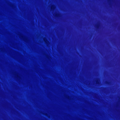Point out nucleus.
I'll return each instance as SVG.
<instances>
[{"label": "nucleus", "mask_w": 120, "mask_h": 120, "mask_svg": "<svg viewBox=\"0 0 120 120\" xmlns=\"http://www.w3.org/2000/svg\"><path fill=\"white\" fill-rule=\"evenodd\" d=\"M96 27L98 29L100 27V25L99 24H98L96 26Z\"/></svg>", "instance_id": "1"}, {"label": "nucleus", "mask_w": 120, "mask_h": 120, "mask_svg": "<svg viewBox=\"0 0 120 120\" xmlns=\"http://www.w3.org/2000/svg\"><path fill=\"white\" fill-rule=\"evenodd\" d=\"M96 83H99V81H96Z\"/></svg>", "instance_id": "2"}, {"label": "nucleus", "mask_w": 120, "mask_h": 120, "mask_svg": "<svg viewBox=\"0 0 120 120\" xmlns=\"http://www.w3.org/2000/svg\"><path fill=\"white\" fill-rule=\"evenodd\" d=\"M54 8V7H53V6H52L51 7V9H52V8Z\"/></svg>", "instance_id": "3"}, {"label": "nucleus", "mask_w": 120, "mask_h": 120, "mask_svg": "<svg viewBox=\"0 0 120 120\" xmlns=\"http://www.w3.org/2000/svg\"><path fill=\"white\" fill-rule=\"evenodd\" d=\"M58 15H57V14H56V16H58Z\"/></svg>", "instance_id": "4"}]
</instances>
